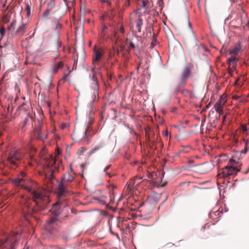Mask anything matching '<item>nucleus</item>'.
I'll use <instances>...</instances> for the list:
<instances>
[{
  "label": "nucleus",
  "instance_id": "aec40b11",
  "mask_svg": "<svg viewBox=\"0 0 249 249\" xmlns=\"http://www.w3.org/2000/svg\"><path fill=\"white\" fill-rule=\"evenodd\" d=\"M151 183L152 184L153 186H155L158 188L162 187L165 186V184H161V181L160 182L159 181H152Z\"/></svg>",
  "mask_w": 249,
  "mask_h": 249
},
{
  "label": "nucleus",
  "instance_id": "4be33fe9",
  "mask_svg": "<svg viewBox=\"0 0 249 249\" xmlns=\"http://www.w3.org/2000/svg\"><path fill=\"white\" fill-rule=\"evenodd\" d=\"M119 54V51L118 48H113V51L110 54V57H112L115 56V55H118Z\"/></svg>",
  "mask_w": 249,
  "mask_h": 249
},
{
  "label": "nucleus",
  "instance_id": "9d476101",
  "mask_svg": "<svg viewBox=\"0 0 249 249\" xmlns=\"http://www.w3.org/2000/svg\"><path fill=\"white\" fill-rule=\"evenodd\" d=\"M104 54V52L102 49H96L95 48L94 49V54L92 55V65H96Z\"/></svg>",
  "mask_w": 249,
  "mask_h": 249
},
{
  "label": "nucleus",
  "instance_id": "9b49d317",
  "mask_svg": "<svg viewBox=\"0 0 249 249\" xmlns=\"http://www.w3.org/2000/svg\"><path fill=\"white\" fill-rule=\"evenodd\" d=\"M191 75V69L188 67H185L183 70L182 71L180 81H179V85H183L186 83V81L187 78H188Z\"/></svg>",
  "mask_w": 249,
  "mask_h": 249
},
{
  "label": "nucleus",
  "instance_id": "7c9ffc66",
  "mask_svg": "<svg viewBox=\"0 0 249 249\" xmlns=\"http://www.w3.org/2000/svg\"><path fill=\"white\" fill-rule=\"evenodd\" d=\"M234 70H233V69L232 68H228V73L230 74V75L231 76H232V74H233V71Z\"/></svg>",
  "mask_w": 249,
  "mask_h": 249
},
{
  "label": "nucleus",
  "instance_id": "0eeeda50",
  "mask_svg": "<svg viewBox=\"0 0 249 249\" xmlns=\"http://www.w3.org/2000/svg\"><path fill=\"white\" fill-rule=\"evenodd\" d=\"M17 240L16 235L9 236L6 239L0 241V249H15Z\"/></svg>",
  "mask_w": 249,
  "mask_h": 249
},
{
  "label": "nucleus",
  "instance_id": "a211bd4d",
  "mask_svg": "<svg viewBox=\"0 0 249 249\" xmlns=\"http://www.w3.org/2000/svg\"><path fill=\"white\" fill-rule=\"evenodd\" d=\"M227 100V95L224 93L220 96V99L217 103L221 105H224L226 102Z\"/></svg>",
  "mask_w": 249,
  "mask_h": 249
},
{
  "label": "nucleus",
  "instance_id": "09e8293b",
  "mask_svg": "<svg viewBox=\"0 0 249 249\" xmlns=\"http://www.w3.org/2000/svg\"><path fill=\"white\" fill-rule=\"evenodd\" d=\"M107 4L109 6H110L111 4V3L110 1H109V0H108V2H107Z\"/></svg>",
  "mask_w": 249,
  "mask_h": 249
},
{
  "label": "nucleus",
  "instance_id": "e433bc0d",
  "mask_svg": "<svg viewBox=\"0 0 249 249\" xmlns=\"http://www.w3.org/2000/svg\"><path fill=\"white\" fill-rule=\"evenodd\" d=\"M69 75V73H65L64 75V79H66Z\"/></svg>",
  "mask_w": 249,
  "mask_h": 249
},
{
  "label": "nucleus",
  "instance_id": "c9c22d12",
  "mask_svg": "<svg viewBox=\"0 0 249 249\" xmlns=\"http://www.w3.org/2000/svg\"><path fill=\"white\" fill-rule=\"evenodd\" d=\"M129 45H130V47L132 48V49H134L135 48V45L133 43V42H130L129 43Z\"/></svg>",
  "mask_w": 249,
  "mask_h": 249
},
{
  "label": "nucleus",
  "instance_id": "58836bf2",
  "mask_svg": "<svg viewBox=\"0 0 249 249\" xmlns=\"http://www.w3.org/2000/svg\"><path fill=\"white\" fill-rule=\"evenodd\" d=\"M73 137H74L75 139H77V133L74 132L72 135Z\"/></svg>",
  "mask_w": 249,
  "mask_h": 249
},
{
  "label": "nucleus",
  "instance_id": "052dcab7",
  "mask_svg": "<svg viewBox=\"0 0 249 249\" xmlns=\"http://www.w3.org/2000/svg\"><path fill=\"white\" fill-rule=\"evenodd\" d=\"M65 0V1H67V0Z\"/></svg>",
  "mask_w": 249,
  "mask_h": 249
},
{
  "label": "nucleus",
  "instance_id": "49530a36",
  "mask_svg": "<svg viewBox=\"0 0 249 249\" xmlns=\"http://www.w3.org/2000/svg\"><path fill=\"white\" fill-rule=\"evenodd\" d=\"M180 152H181L180 151V152H178L176 153V154L175 155V157H178V156H179Z\"/></svg>",
  "mask_w": 249,
  "mask_h": 249
},
{
  "label": "nucleus",
  "instance_id": "f3484780",
  "mask_svg": "<svg viewBox=\"0 0 249 249\" xmlns=\"http://www.w3.org/2000/svg\"><path fill=\"white\" fill-rule=\"evenodd\" d=\"M223 106L217 102L214 105L215 110L219 115L223 114Z\"/></svg>",
  "mask_w": 249,
  "mask_h": 249
},
{
  "label": "nucleus",
  "instance_id": "4d7b16f0",
  "mask_svg": "<svg viewBox=\"0 0 249 249\" xmlns=\"http://www.w3.org/2000/svg\"><path fill=\"white\" fill-rule=\"evenodd\" d=\"M225 118H226V116H224L223 117V119H224V120L225 119Z\"/></svg>",
  "mask_w": 249,
  "mask_h": 249
},
{
  "label": "nucleus",
  "instance_id": "1a4fd4ad",
  "mask_svg": "<svg viewBox=\"0 0 249 249\" xmlns=\"http://www.w3.org/2000/svg\"><path fill=\"white\" fill-rule=\"evenodd\" d=\"M142 178V177H135L134 179H132L129 180L127 183V186L125 187L126 193H127V194L130 193L137 186L140 184V182L137 180H141Z\"/></svg>",
  "mask_w": 249,
  "mask_h": 249
},
{
  "label": "nucleus",
  "instance_id": "cd10ccee",
  "mask_svg": "<svg viewBox=\"0 0 249 249\" xmlns=\"http://www.w3.org/2000/svg\"><path fill=\"white\" fill-rule=\"evenodd\" d=\"M91 79L94 83V85L95 86V89H96L98 87V82L97 77H96V75L93 74L92 76L91 77Z\"/></svg>",
  "mask_w": 249,
  "mask_h": 249
},
{
  "label": "nucleus",
  "instance_id": "37998d69",
  "mask_svg": "<svg viewBox=\"0 0 249 249\" xmlns=\"http://www.w3.org/2000/svg\"><path fill=\"white\" fill-rule=\"evenodd\" d=\"M168 131L167 130H166L164 132V135H165V136H167L168 135Z\"/></svg>",
  "mask_w": 249,
  "mask_h": 249
},
{
  "label": "nucleus",
  "instance_id": "f8f14e48",
  "mask_svg": "<svg viewBox=\"0 0 249 249\" xmlns=\"http://www.w3.org/2000/svg\"><path fill=\"white\" fill-rule=\"evenodd\" d=\"M213 165L209 163H204L198 166V171L200 174H205L210 171Z\"/></svg>",
  "mask_w": 249,
  "mask_h": 249
},
{
  "label": "nucleus",
  "instance_id": "79ce46f5",
  "mask_svg": "<svg viewBox=\"0 0 249 249\" xmlns=\"http://www.w3.org/2000/svg\"><path fill=\"white\" fill-rule=\"evenodd\" d=\"M69 173H71V174H73V175H74V171H73V169L72 168H71L70 171Z\"/></svg>",
  "mask_w": 249,
  "mask_h": 249
},
{
  "label": "nucleus",
  "instance_id": "4468645a",
  "mask_svg": "<svg viewBox=\"0 0 249 249\" xmlns=\"http://www.w3.org/2000/svg\"><path fill=\"white\" fill-rule=\"evenodd\" d=\"M105 144L104 142L103 141H100L99 142H98L96 145L94 146V147L90 151V154H93L95 153H96L97 151L101 150L102 149Z\"/></svg>",
  "mask_w": 249,
  "mask_h": 249
},
{
  "label": "nucleus",
  "instance_id": "2eb2a0df",
  "mask_svg": "<svg viewBox=\"0 0 249 249\" xmlns=\"http://www.w3.org/2000/svg\"><path fill=\"white\" fill-rule=\"evenodd\" d=\"M27 26V24H22L19 26L16 32V35L20 36H22L25 32Z\"/></svg>",
  "mask_w": 249,
  "mask_h": 249
},
{
  "label": "nucleus",
  "instance_id": "2f4dec72",
  "mask_svg": "<svg viewBox=\"0 0 249 249\" xmlns=\"http://www.w3.org/2000/svg\"><path fill=\"white\" fill-rule=\"evenodd\" d=\"M153 40L152 41V42H151V45L152 46H154L155 45V43L156 42V39H155V35L153 34Z\"/></svg>",
  "mask_w": 249,
  "mask_h": 249
},
{
  "label": "nucleus",
  "instance_id": "6e6d98bb",
  "mask_svg": "<svg viewBox=\"0 0 249 249\" xmlns=\"http://www.w3.org/2000/svg\"><path fill=\"white\" fill-rule=\"evenodd\" d=\"M110 231L111 232L112 234H113V232L111 231V229H110Z\"/></svg>",
  "mask_w": 249,
  "mask_h": 249
},
{
  "label": "nucleus",
  "instance_id": "72a5a7b5",
  "mask_svg": "<svg viewBox=\"0 0 249 249\" xmlns=\"http://www.w3.org/2000/svg\"><path fill=\"white\" fill-rule=\"evenodd\" d=\"M29 117H26V118L25 119V120H24V122H23V124H24V125H25L27 124V123L28 121H29Z\"/></svg>",
  "mask_w": 249,
  "mask_h": 249
},
{
  "label": "nucleus",
  "instance_id": "3c124183",
  "mask_svg": "<svg viewBox=\"0 0 249 249\" xmlns=\"http://www.w3.org/2000/svg\"><path fill=\"white\" fill-rule=\"evenodd\" d=\"M97 93H98V91H97V90L96 89L95 90H94V94H97Z\"/></svg>",
  "mask_w": 249,
  "mask_h": 249
},
{
  "label": "nucleus",
  "instance_id": "8fccbe9b",
  "mask_svg": "<svg viewBox=\"0 0 249 249\" xmlns=\"http://www.w3.org/2000/svg\"><path fill=\"white\" fill-rule=\"evenodd\" d=\"M138 56V58L140 59L141 60H142V56H140V55H137Z\"/></svg>",
  "mask_w": 249,
  "mask_h": 249
},
{
  "label": "nucleus",
  "instance_id": "6ab92c4d",
  "mask_svg": "<svg viewBox=\"0 0 249 249\" xmlns=\"http://www.w3.org/2000/svg\"><path fill=\"white\" fill-rule=\"evenodd\" d=\"M240 49H241V47L239 45L236 46L234 48H233L232 49H231L230 51V53L231 54L235 55L239 52Z\"/></svg>",
  "mask_w": 249,
  "mask_h": 249
},
{
  "label": "nucleus",
  "instance_id": "39448f33",
  "mask_svg": "<svg viewBox=\"0 0 249 249\" xmlns=\"http://www.w3.org/2000/svg\"><path fill=\"white\" fill-rule=\"evenodd\" d=\"M43 163L45 167L50 170L51 178H53V174L56 172L59 171V169L61 166V161L54 158L53 156L45 158Z\"/></svg>",
  "mask_w": 249,
  "mask_h": 249
},
{
  "label": "nucleus",
  "instance_id": "412c9836",
  "mask_svg": "<svg viewBox=\"0 0 249 249\" xmlns=\"http://www.w3.org/2000/svg\"><path fill=\"white\" fill-rule=\"evenodd\" d=\"M142 25V20L141 18H139L137 21L136 28H137L138 31L140 32L141 31V27Z\"/></svg>",
  "mask_w": 249,
  "mask_h": 249
},
{
  "label": "nucleus",
  "instance_id": "c756f323",
  "mask_svg": "<svg viewBox=\"0 0 249 249\" xmlns=\"http://www.w3.org/2000/svg\"><path fill=\"white\" fill-rule=\"evenodd\" d=\"M16 26V21H13L10 25L8 27V29L9 30H11L13 28H14Z\"/></svg>",
  "mask_w": 249,
  "mask_h": 249
},
{
  "label": "nucleus",
  "instance_id": "ea45409f",
  "mask_svg": "<svg viewBox=\"0 0 249 249\" xmlns=\"http://www.w3.org/2000/svg\"><path fill=\"white\" fill-rule=\"evenodd\" d=\"M62 25L60 24H57L56 28L57 29H60L61 28Z\"/></svg>",
  "mask_w": 249,
  "mask_h": 249
},
{
  "label": "nucleus",
  "instance_id": "c85d7f7f",
  "mask_svg": "<svg viewBox=\"0 0 249 249\" xmlns=\"http://www.w3.org/2000/svg\"><path fill=\"white\" fill-rule=\"evenodd\" d=\"M85 149L84 147H81L78 151L77 154L79 155H81L83 154L84 151H85Z\"/></svg>",
  "mask_w": 249,
  "mask_h": 249
},
{
  "label": "nucleus",
  "instance_id": "423d86ee",
  "mask_svg": "<svg viewBox=\"0 0 249 249\" xmlns=\"http://www.w3.org/2000/svg\"><path fill=\"white\" fill-rule=\"evenodd\" d=\"M24 155V153L20 150L12 151L9 153L7 161L11 165L17 166L23 158Z\"/></svg>",
  "mask_w": 249,
  "mask_h": 249
},
{
  "label": "nucleus",
  "instance_id": "a18cd8bd",
  "mask_svg": "<svg viewBox=\"0 0 249 249\" xmlns=\"http://www.w3.org/2000/svg\"><path fill=\"white\" fill-rule=\"evenodd\" d=\"M93 122V119L91 117L89 119V124H91Z\"/></svg>",
  "mask_w": 249,
  "mask_h": 249
},
{
  "label": "nucleus",
  "instance_id": "f704fd0d",
  "mask_svg": "<svg viewBox=\"0 0 249 249\" xmlns=\"http://www.w3.org/2000/svg\"><path fill=\"white\" fill-rule=\"evenodd\" d=\"M153 175H154V173H148V178H152L153 177Z\"/></svg>",
  "mask_w": 249,
  "mask_h": 249
},
{
  "label": "nucleus",
  "instance_id": "a19ab883",
  "mask_svg": "<svg viewBox=\"0 0 249 249\" xmlns=\"http://www.w3.org/2000/svg\"><path fill=\"white\" fill-rule=\"evenodd\" d=\"M111 165H109L106 167V168L104 169V172H106L107 170H108L110 167Z\"/></svg>",
  "mask_w": 249,
  "mask_h": 249
},
{
  "label": "nucleus",
  "instance_id": "5fc2aeb1",
  "mask_svg": "<svg viewBox=\"0 0 249 249\" xmlns=\"http://www.w3.org/2000/svg\"><path fill=\"white\" fill-rule=\"evenodd\" d=\"M106 28H107V27H105H105H104L103 30H105Z\"/></svg>",
  "mask_w": 249,
  "mask_h": 249
},
{
  "label": "nucleus",
  "instance_id": "ddd939ff",
  "mask_svg": "<svg viewBox=\"0 0 249 249\" xmlns=\"http://www.w3.org/2000/svg\"><path fill=\"white\" fill-rule=\"evenodd\" d=\"M238 58L235 56H232L228 59L229 68L235 70L237 67Z\"/></svg>",
  "mask_w": 249,
  "mask_h": 249
},
{
  "label": "nucleus",
  "instance_id": "473e14b6",
  "mask_svg": "<svg viewBox=\"0 0 249 249\" xmlns=\"http://www.w3.org/2000/svg\"><path fill=\"white\" fill-rule=\"evenodd\" d=\"M130 4V0H126L125 2L124 3V6L125 7L129 6Z\"/></svg>",
  "mask_w": 249,
  "mask_h": 249
},
{
  "label": "nucleus",
  "instance_id": "a878e982",
  "mask_svg": "<svg viewBox=\"0 0 249 249\" xmlns=\"http://www.w3.org/2000/svg\"><path fill=\"white\" fill-rule=\"evenodd\" d=\"M243 141L245 143V150L244 151H242V152L244 154H245L248 150V144L249 141L247 139H245L243 140Z\"/></svg>",
  "mask_w": 249,
  "mask_h": 249
},
{
  "label": "nucleus",
  "instance_id": "7ed1b4c3",
  "mask_svg": "<svg viewBox=\"0 0 249 249\" xmlns=\"http://www.w3.org/2000/svg\"><path fill=\"white\" fill-rule=\"evenodd\" d=\"M74 175L72 174L67 173L63 175L61 178V182L58 186V196L60 197L68 192L70 183L74 180Z\"/></svg>",
  "mask_w": 249,
  "mask_h": 249
},
{
  "label": "nucleus",
  "instance_id": "6e6552de",
  "mask_svg": "<svg viewBox=\"0 0 249 249\" xmlns=\"http://www.w3.org/2000/svg\"><path fill=\"white\" fill-rule=\"evenodd\" d=\"M58 12V10H55V1L51 0L47 4V7L42 17L46 19L49 18L50 14L56 19H59L61 18L60 15H56Z\"/></svg>",
  "mask_w": 249,
  "mask_h": 249
},
{
  "label": "nucleus",
  "instance_id": "f03ea898",
  "mask_svg": "<svg viewBox=\"0 0 249 249\" xmlns=\"http://www.w3.org/2000/svg\"><path fill=\"white\" fill-rule=\"evenodd\" d=\"M60 202H57L53 205L50 210L53 214L47 223L45 228L49 232L53 233V231L56 228L57 216L60 213Z\"/></svg>",
  "mask_w": 249,
  "mask_h": 249
},
{
  "label": "nucleus",
  "instance_id": "bb28decb",
  "mask_svg": "<svg viewBox=\"0 0 249 249\" xmlns=\"http://www.w3.org/2000/svg\"><path fill=\"white\" fill-rule=\"evenodd\" d=\"M90 130V125L88 124L87 128L82 136V138L86 136L87 133Z\"/></svg>",
  "mask_w": 249,
  "mask_h": 249
},
{
  "label": "nucleus",
  "instance_id": "4c0bfd02",
  "mask_svg": "<svg viewBox=\"0 0 249 249\" xmlns=\"http://www.w3.org/2000/svg\"><path fill=\"white\" fill-rule=\"evenodd\" d=\"M146 2H145V1H143H143H142V7L143 8H145V7H146Z\"/></svg>",
  "mask_w": 249,
  "mask_h": 249
},
{
  "label": "nucleus",
  "instance_id": "dca6fc26",
  "mask_svg": "<svg viewBox=\"0 0 249 249\" xmlns=\"http://www.w3.org/2000/svg\"><path fill=\"white\" fill-rule=\"evenodd\" d=\"M63 66L62 62H59L57 64L54 65L52 67V71L53 73H56L59 69H61Z\"/></svg>",
  "mask_w": 249,
  "mask_h": 249
},
{
  "label": "nucleus",
  "instance_id": "bf43d9fd",
  "mask_svg": "<svg viewBox=\"0 0 249 249\" xmlns=\"http://www.w3.org/2000/svg\"><path fill=\"white\" fill-rule=\"evenodd\" d=\"M160 0V1H162V0Z\"/></svg>",
  "mask_w": 249,
  "mask_h": 249
},
{
  "label": "nucleus",
  "instance_id": "393cba45",
  "mask_svg": "<svg viewBox=\"0 0 249 249\" xmlns=\"http://www.w3.org/2000/svg\"><path fill=\"white\" fill-rule=\"evenodd\" d=\"M91 71L92 72V74L96 75V74L99 73L100 69H96V65H93V66L91 68Z\"/></svg>",
  "mask_w": 249,
  "mask_h": 249
},
{
  "label": "nucleus",
  "instance_id": "603ef678",
  "mask_svg": "<svg viewBox=\"0 0 249 249\" xmlns=\"http://www.w3.org/2000/svg\"><path fill=\"white\" fill-rule=\"evenodd\" d=\"M27 10L28 11V13H29L30 12V8L29 6L27 7Z\"/></svg>",
  "mask_w": 249,
  "mask_h": 249
},
{
  "label": "nucleus",
  "instance_id": "680f3d73",
  "mask_svg": "<svg viewBox=\"0 0 249 249\" xmlns=\"http://www.w3.org/2000/svg\"><path fill=\"white\" fill-rule=\"evenodd\" d=\"M0 48H1V46H0Z\"/></svg>",
  "mask_w": 249,
  "mask_h": 249
},
{
  "label": "nucleus",
  "instance_id": "de8ad7c7",
  "mask_svg": "<svg viewBox=\"0 0 249 249\" xmlns=\"http://www.w3.org/2000/svg\"><path fill=\"white\" fill-rule=\"evenodd\" d=\"M108 0H100V1L102 3H104V2H108Z\"/></svg>",
  "mask_w": 249,
  "mask_h": 249
},
{
  "label": "nucleus",
  "instance_id": "c03bdc74",
  "mask_svg": "<svg viewBox=\"0 0 249 249\" xmlns=\"http://www.w3.org/2000/svg\"><path fill=\"white\" fill-rule=\"evenodd\" d=\"M141 64H142V62H139V63L138 64V66H137V71L139 70V68H140V66H141Z\"/></svg>",
  "mask_w": 249,
  "mask_h": 249
},
{
  "label": "nucleus",
  "instance_id": "13d9d810",
  "mask_svg": "<svg viewBox=\"0 0 249 249\" xmlns=\"http://www.w3.org/2000/svg\"><path fill=\"white\" fill-rule=\"evenodd\" d=\"M213 213H211V216H212V214Z\"/></svg>",
  "mask_w": 249,
  "mask_h": 249
},
{
  "label": "nucleus",
  "instance_id": "f257e3e1",
  "mask_svg": "<svg viewBox=\"0 0 249 249\" xmlns=\"http://www.w3.org/2000/svg\"><path fill=\"white\" fill-rule=\"evenodd\" d=\"M14 184L21 188L26 190L31 194L33 201L36 206H31L33 203L32 201L27 198L22 197L21 201V204L24 213L31 214L36 213L44 209L50 203L47 191L40 188L37 187V184L35 182H26L25 180L22 178H16L13 180Z\"/></svg>",
  "mask_w": 249,
  "mask_h": 249
},
{
  "label": "nucleus",
  "instance_id": "b1692460",
  "mask_svg": "<svg viewBox=\"0 0 249 249\" xmlns=\"http://www.w3.org/2000/svg\"><path fill=\"white\" fill-rule=\"evenodd\" d=\"M37 133H38L37 138L38 139H40V140H44V139H47V135H42L41 134V130H40V129H39L37 130Z\"/></svg>",
  "mask_w": 249,
  "mask_h": 249
},
{
  "label": "nucleus",
  "instance_id": "864d4df0",
  "mask_svg": "<svg viewBox=\"0 0 249 249\" xmlns=\"http://www.w3.org/2000/svg\"><path fill=\"white\" fill-rule=\"evenodd\" d=\"M188 25H189V27L191 29V24L189 22H188Z\"/></svg>",
  "mask_w": 249,
  "mask_h": 249
},
{
  "label": "nucleus",
  "instance_id": "5701e85b",
  "mask_svg": "<svg viewBox=\"0 0 249 249\" xmlns=\"http://www.w3.org/2000/svg\"><path fill=\"white\" fill-rule=\"evenodd\" d=\"M5 29L4 27L1 26L0 27V41L1 40L3 36L5 35Z\"/></svg>",
  "mask_w": 249,
  "mask_h": 249
},
{
  "label": "nucleus",
  "instance_id": "20e7f679",
  "mask_svg": "<svg viewBox=\"0 0 249 249\" xmlns=\"http://www.w3.org/2000/svg\"><path fill=\"white\" fill-rule=\"evenodd\" d=\"M235 162V160L232 158L229 161V164L225 166L219 171L217 176L219 178H227L230 176H235L236 175L241 168L238 167H233V164Z\"/></svg>",
  "mask_w": 249,
  "mask_h": 249
}]
</instances>
